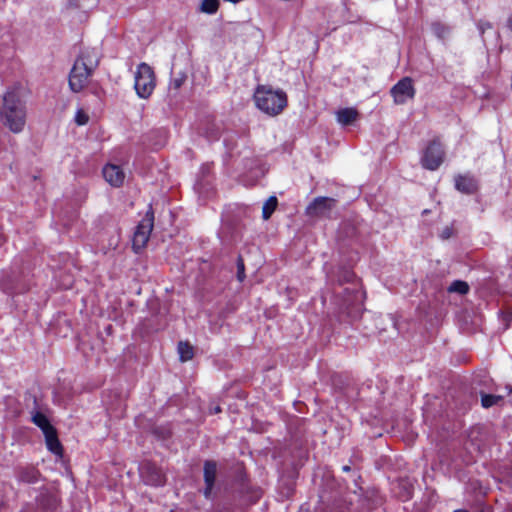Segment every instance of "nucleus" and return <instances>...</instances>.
Here are the masks:
<instances>
[{
  "instance_id": "1",
  "label": "nucleus",
  "mask_w": 512,
  "mask_h": 512,
  "mask_svg": "<svg viewBox=\"0 0 512 512\" xmlns=\"http://www.w3.org/2000/svg\"><path fill=\"white\" fill-rule=\"evenodd\" d=\"M100 55L95 48H86L81 51L69 73V87L78 93L88 84L90 77L99 65Z\"/></svg>"
},
{
  "instance_id": "2",
  "label": "nucleus",
  "mask_w": 512,
  "mask_h": 512,
  "mask_svg": "<svg viewBox=\"0 0 512 512\" xmlns=\"http://www.w3.org/2000/svg\"><path fill=\"white\" fill-rule=\"evenodd\" d=\"M1 115L12 132L18 133L23 130L26 122L25 105L16 91L11 90L4 94Z\"/></svg>"
},
{
  "instance_id": "3",
  "label": "nucleus",
  "mask_w": 512,
  "mask_h": 512,
  "mask_svg": "<svg viewBox=\"0 0 512 512\" xmlns=\"http://www.w3.org/2000/svg\"><path fill=\"white\" fill-rule=\"evenodd\" d=\"M254 100L257 108L270 116L280 114L287 106L288 101L284 91L273 90L264 85L256 88Z\"/></svg>"
},
{
  "instance_id": "4",
  "label": "nucleus",
  "mask_w": 512,
  "mask_h": 512,
  "mask_svg": "<svg viewBox=\"0 0 512 512\" xmlns=\"http://www.w3.org/2000/svg\"><path fill=\"white\" fill-rule=\"evenodd\" d=\"M372 509L373 502L370 498L353 491L335 498L327 506L326 512H370Z\"/></svg>"
},
{
  "instance_id": "5",
  "label": "nucleus",
  "mask_w": 512,
  "mask_h": 512,
  "mask_svg": "<svg viewBox=\"0 0 512 512\" xmlns=\"http://www.w3.org/2000/svg\"><path fill=\"white\" fill-rule=\"evenodd\" d=\"M156 86V76L153 68L145 63H140L135 72L134 89L136 94L147 99L151 96Z\"/></svg>"
},
{
  "instance_id": "6",
  "label": "nucleus",
  "mask_w": 512,
  "mask_h": 512,
  "mask_svg": "<svg viewBox=\"0 0 512 512\" xmlns=\"http://www.w3.org/2000/svg\"><path fill=\"white\" fill-rule=\"evenodd\" d=\"M153 226H154V211H153L152 206L150 205L148 210L145 213V216L142 218V220L136 226V229L133 234L132 247L136 253H138L140 250H142L146 246V244L150 238V234L153 230Z\"/></svg>"
},
{
  "instance_id": "7",
  "label": "nucleus",
  "mask_w": 512,
  "mask_h": 512,
  "mask_svg": "<svg viewBox=\"0 0 512 512\" xmlns=\"http://www.w3.org/2000/svg\"><path fill=\"white\" fill-rule=\"evenodd\" d=\"M445 151L439 138L431 140L425 148L421 157V165L423 168L435 171L444 161Z\"/></svg>"
},
{
  "instance_id": "8",
  "label": "nucleus",
  "mask_w": 512,
  "mask_h": 512,
  "mask_svg": "<svg viewBox=\"0 0 512 512\" xmlns=\"http://www.w3.org/2000/svg\"><path fill=\"white\" fill-rule=\"evenodd\" d=\"M1 288L10 295L22 294L29 290V281L23 272L12 270L10 274L3 277Z\"/></svg>"
},
{
  "instance_id": "9",
  "label": "nucleus",
  "mask_w": 512,
  "mask_h": 512,
  "mask_svg": "<svg viewBox=\"0 0 512 512\" xmlns=\"http://www.w3.org/2000/svg\"><path fill=\"white\" fill-rule=\"evenodd\" d=\"M344 293V310L351 321H354L360 318L364 311L363 293L356 288H345Z\"/></svg>"
},
{
  "instance_id": "10",
  "label": "nucleus",
  "mask_w": 512,
  "mask_h": 512,
  "mask_svg": "<svg viewBox=\"0 0 512 512\" xmlns=\"http://www.w3.org/2000/svg\"><path fill=\"white\" fill-rule=\"evenodd\" d=\"M390 94L393 97L394 103L397 105L405 104L408 99H413L416 94V89L412 78L407 76L400 79L391 88Z\"/></svg>"
},
{
  "instance_id": "11",
  "label": "nucleus",
  "mask_w": 512,
  "mask_h": 512,
  "mask_svg": "<svg viewBox=\"0 0 512 512\" xmlns=\"http://www.w3.org/2000/svg\"><path fill=\"white\" fill-rule=\"evenodd\" d=\"M140 475L145 484L150 486H163L166 483V476L162 469L151 461H145L140 466Z\"/></svg>"
},
{
  "instance_id": "12",
  "label": "nucleus",
  "mask_w": 512,
  "mask_h": 512,
  "mask_svg": "<svg viewBox=\"0 0 512 512\" xmlns=\"http://www.w3.org/2000/svg\"><path fill=\"white\" fill-rule=\"evenodd\" d=\"M454 186L457 191L466 195H474L479 191V181L470 173L454 176Z\"/></svg>"
},
{
  "instance_id": "13",
  "label": "nucleus",
  "mask_w": 512,
  "mask_h": 512,
  "mask_svg": "<svg viewBox=\"0 0 512 512\" xmlns=\"http://www.w3.org/2000/svg\"><path fill=\"white\" fill-rule=\"evenodd\" d=\"M336 200L329 197H317L306 208L310 217L324 216L335 206Z\"/></svg>"
},
{
  "instance_id": "14",
  "label": "nucleus",
  "mask_w": 512,
  "mask_h": 512,
  "mask_svg": "<svg viewBox=\"0 0 512 512\" xmlns=\"http://www.w3.org/2000/svg\"><path fill=\"white\" fill-rule=\"evenodd\" d=\"M205 488L203 490V495L205 498L209 499L212 494V490L215 485L216 474H217V463L213 460H206L204 462V471H203Z\"/></svg>"
},
{
  "instance_id": "15",
  "label": "nucleus",
  "mask_w": 512,
  "mask_h": 512,
  "mask_svg": "<svg viewBox=\"0 0 512 512\" xmlns=\"http://www.w3.org/2000/svg\"><path fill=\"white\" fill-rule=\"evenodd\" d=\"M102 173L105 180L114 187H120L124 183L125 173L118 165L107 164Z\"/></svg>"
},
{
  "instance_id": "16",
  "label": "nucleus",
  "mask_w": 512,
  "mask_h": 512,
  "mask_svg": "<svg viewBox=\"0 0 512 512\" xmlns=\"http://www.w3.org/2000/svg\"><path fill=\"white\" fill-rule=\"evenodd\" d=\"M43 434L45 436V443L47 449L56 456L62 457L64 453V448L59 440L56 428L54 427Z\"/></svg>"
},
{
  "instance_id": "17",
  "label": "nucleus",
  "mask_w": 512,
  "mask_h": 512,
  "mask_svg": "<svg viewBox=\"0 0 512 512\" xmlns=\"http://www.w3.org/2000/svg\"><path fill=\"white\" fill-rule=\"evenodd\" d=\"M40 472L35 467L21 468L17 472V479L21 482L34 484L38 482Z\"/></svg>"
},
{
  "instance_id": "18",
  "label": "nucleus",
  "mask_w": 512,
  "mask_h": 512,
  "mask_svg": "<svg viewBox=\"0 0 512 512\" xmlns=\"http://www.w3.org/2000/svg\"><path fill=\"white\" fill-rule=\"evenodd\" d=\"M359 116L355 108H343L337 112V120L343 125H351Z\"/></svg>"
},
{
  "instance_id": "19",
  "label": "nucleus",
  "mask_w": 512,
  "mask_h": 512,
  "mask_svg": "<svg viewBox=\"0 0 512 512\" xmlns=\"http://www.w3.org/2000/svg\"><path fill=\"white\" fill-rule=\"evenodd\" d=\"M31 421L33 422V424L39 427L43 433L54 428V426L50 423L48 417L40 411H35L34 413H32Z\"/></svg>"
},
{
  "instance_id": "20",
  "label": "nucleus",
  "mask_w": 512,
  "mask_h": 512,
  "mask_svg": "<svg viewBox=\"0 0 512 512\" xmlns=\"http://www.w3.org/2000/svg\"><path fill=\"white\" fill-rule=\"evenodd\" d=\"M178 353L181 362H187L194 357V348L189 342L180 341L178 344Z\"/></svg>"
},
{
  "instance_id": "21",
  "label": "nucleus",
  "mask_w": 512,
  "mask_h": 512,
  "mask_svg": "<svg viewBox=\"0 0 512 512\" xmlns=\"http://www.w3.org/2000/svg\"><path fill=\"white\" fill-rule=\"evenodd\" d=\"M278 205V200L275 196H270L264 203L262 208V217L264 220H268L274 213Z\"/></svg>"
},
{
  "instance_id": "22",
  "label": "nucleus",
  "mask_w": 512,
  "mask_h": 512,
  "mask_svg": "<svg viewBox=\"0 0 512 512\" xmlns=\"http://www.w3.org/2000/svg\"><path fill=\"white\" fill-rule=\"evenodd\" d=\"M431 30L433 34L441 40H444L450 32V28L439 21L431 24Z\"/></svg>"
},
{
  "instance_id": "23",
  "label": "nucleus",
  "mask_w": 512,
  "mask_h": 512,
  "mask_svg": "<svg viewBox=\"0 0 512 512\" xmlns=\"http://www.w3.org/2000/svg\"><path fill=\"white\" fill-rule=\"evenodd\" d=\"M448 291L458 293L460 295H465L469 292V285L465 281L455 280L449 286Z\"/></svg>"
},
{
  "instance_id": "24",
  "label": "nucleus",
  "mask_w": 512,
  "mask_h": 512,
  "mask_svg": "<svg viewBox=\"0 0 512 512\" xmlns=\"http://www.w3.org/2000/svg\"><path fill=\"white\" fill-rule=\"evenodd\" d=\"M502 399H503V397L501 395L482 394L481 405L484 408H490V407L498 404Z\"/></svg>"
},
{
  "instance_id": "25",
  "label": "nucleus",
  "mask_w": 512,
  "mask_h": 512,
  "mask_svg": "<svg viewBox=\"0 0 512 512\" xmlns=\"http://www.w3.org/2000/svg\"><path fill=\"white\" fill-rule=\"evenodd\" d=\"M219 9L218 0H202L201 11L207 14H215Z\"/></svg>"
},
{
  "instance_id": "26",
  "label": "nucleus",
  "mask_w": 512,
  "mask_h": 512,
  "mask_svg": "<svg viewBox=\"0 0 512 512\" xmlns=\"http://www.w3.org/2000/svg\"><path fill=\"white\" fill-rule=\"evenodd\" d=\"M355 278H356V275L352 270L344 269L341 271L338 280L341 284L342 283H351L354 281Z\"/></svg>"
},
{
  "instance_id": "27",
  "label": "nucleus",
  "mask_w": 512,
  "mask_h": 512,
  "mask_svg": "<svg viewBox=\"0 0 512 512\" xmlns=\"http://www.w3.org/2000/svg\"><path fill=\"white\" fill-rule=\"evenodd\" d=\"M237 279L243 282L245 279V264L241 256L237 259Z\"/></svg>"
},
{
  "instance_id": "28",
  "label": "nucleus",
  "mask_w": 512,
  "mask_h": 512,
  "mask_svg": "<svg viewBox=\"0 0 512 512\" xmlns=\"http://www.w3.org/2000/svg\"><path fill=\"white\" fill-rule=\"evenodd\" d=\"M88 121H89V116L82 109H79L75 115V122L78 125L82 126V125L87 124Z\"/></svg>"
},
{
  "instance_id": "29",
  "label": "nucleus",
  "mask_w": 512,
  "mask_h": 512,
  "mask_svg": "<svg viewBox=\"0 0 512 512\" xmlns=\"http://www.w3.org/2000/svg\"><path fill=\"white\" fill-rule=\"evenodd\" d=\"M453 235V228L450 226H446L441 233L442 239H449Z\"/></svg>"
},
{
  "instance_id": "30",
  "label": "nucleus",
  "mask_w": 512,
  "mask_h": 512,
  "mask_svg": "<svg viewBox=\"0 0 512 512\" xmlns=\"http://www.w3.org/2000/svg\"><path fill=\"white\" fill-rule=\"evenodd\" d=\"M403 501H407L412 497V488L408 487L404 489V493L401 495Z\"/></svg>"
},
{
  "instance_id": "31",
  "label": "nucleus",
  "mask_w": 512,
  "mask_h": 512,
  "mask_svg": "<svg viewBox=\"0 0 512 512\" xmlns=\"http://www.w3.org/2000/svg\"><path fill=\"white\" fill-rule=\"evenodd\" d=\"M507 26H508V28H509V29H511V30H512V17H510V18L508 19V21H507Z\"/></svg>"
},
{
  "instance_id": "32",
  "label": "nucleus",
  "mask_w": 512,
  "mask_h": 512,
  "mask_svg": "<svg viewBox=\"0 0 512 512\" xmlns=\"http://www.w3.org/2000/svg\"><path fill=\"white\" fill-rule=\"evenodd\" d=\"M221 412V407L220 406H216L213 410V413L214 414H217V413H220Z\"/></svg>"
},
{
  "instance_id": "33",
  "label": "nucleus",
  "mask_w": 512,
  "mask_h": 512,
  "mask_svg": "<svg viewBox=\"0 0 512 512\" xmlns=\"http://www.w3.org/2000/svg\"><path fill=\"white\" fill-rule=\"evenodd\" d=\"M350 470H351V468H350V466H348V465H344V466L342 467V471H344V472H349Z\"/></svg>"
},
{
  "instance_id": "34",
  "label": "nucleus",
  "mask_w": 512,
  "mask_h": 512,
  "mask_svg": "<svg viewBox=\"0 0 512 512\" xmlns=\"http://www.w3.org/2000/svg\"><path fill=\"white\" fill-rule=\"evenodd\" d=\"M453 512H469V511H467V510H463V509H459V510H455V511H453Z\"/></svg>"
}]
</instances>
